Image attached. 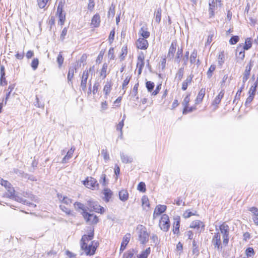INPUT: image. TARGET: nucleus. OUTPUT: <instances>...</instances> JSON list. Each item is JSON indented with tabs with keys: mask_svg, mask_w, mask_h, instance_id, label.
Returning a JSON list of instances; mask_svg holds the SVG:
<instances>
[{
	"mask_svg": "<svg viewBox=\"0 0 258 258\" xmlns=\"http://www.w3.org/2000/svg\"><path fill=\"white\" fill-rule=\"evenodd\" d=\"M94 236L93 231L90 232L88 235H84L80 241L81 250H83L87 255H93L98 245L97 242L92 241L91 244H88L89 241L91 240Z\"/></svg>",
	"mask_w": 258,
	"mask_h": 258,
	"instance_id": "f257e3e1",
	"label": "nucleus"
},
{
	"mask_svg": "<svg viewBox=\"0 0 258 258\" xmlns=\"http://www.w3.org/2000/svg\"><path fill=\"white\" fill-rule=\"evenodd\" d=\"M137 229L138 231V239L142 244H146L149 240V234L146 228L143 225H139Z\"/></svg>",
	"mask_w": 258,
	"mask_h": 258,
	"instance_id": "f03ea898",
	"label": "nucleus"
},
{
	"mask_svg": "<svg viewBox=\"0 0 258 258\" xmlns=\"http://www.w3.org/2000/svg\"><path fill=\"white\" fill-rule=\"evenodd\" d=\"M81 214L87 223L95 224L98 223V218L93 214H90L87 212H82Z\"/></svg>",
	"mask_w": 258,
	"mask_h": 258,
	"instance_id": "7ed1b4c3",
	"label": "nucleus"
},
{
	"mask_svg": "<svg viewBox=\"0 0 258 258\" xmlns=\"http://www.w3.org/2000/svg\"><path fill=\"white\" fill-rule=\"evenodd\" d=\"M159 226L161 229L164 231H167L168 230L170 227V221L167 215H162L159 222Z\"/></svg>",
	"mask_w": 258,
	"mask_h": 258,
	"instance_id": "20e7f679",
	"label": "nucleus"
},
{
	"mask_svg": "<svg viewBox=\"0 0 258 258\" xmlns=\"http://www.w3.org/2000/svg\"><path fill=\"white\" fill-rule=\"evenodd\" d=\"M63 4L60 2L57 8L56 14L59 17V23L61 25H63L66 19V14L63 11Z\"/></svg>",
	"mask_w": 258,
	"mask_h": 258,
	"instance_id": "39448f33",
	"label": "nucleus"
},
{
	"mask_svg": "<svg viewBox=\"0 0 258 258\" xmlns=\"http://www.w3.org/2000/svg\"><path fill=\"white\" fill-rule=\"evenodd\" d=\"M84 184L86 187L92 189H95L98 186L97 180L91 177H87L84 181Z\"/></svg>",
	"mask_w": 258,
	"mask_h": 258,
	"instance_id": "423d86ee",
	"label": "nucleus"
},
{
	"mask_svg": "<svg viewBox=\"0 0 258 258\" xmlns=\"http://www.w3.org/2000/svg\"><path fill=\"white\" fill-rule=\"evenodd\" d=\"M88 205L92 209V211H94L96 212L102 214L105 211L104 208L101 207L100 205H98L97 203L96 202L88 201Z\"/></svg>",
	"mask_w": 258,
	"mask_h": 258,
	"instance_id": "0eeeda50",
	"label": "nucleus"
},
{
	"mask_svg": "<svg viewBox=\"0 0 258 258\" xmlns=\"http://www.w3.org/2000/svg\"><path fill=\"white\" fill-rule=\"evenodd\" d=\"M190 227L197 229L199 233L203 231L205 229V224L200 220L194 221L190 225Z\"/></svg>",
	"mask_w": 258,
	"mask_h": 258,
	"instance_id": "6e6552de",
	"label": "nucleus"
},
{
	"mask_svg": "<svg viewBox=\"0 0 258 258\" xmlns=\"http://www.w3.org/2000/svg\"><path fill=\"white\" fill-rule=\"evenodd\" d=\"M212 244L215 248H222L221 242V235L219 232L215 233L212 240Z\"/></svg>",
	"mask_w": 258,
	"mask_h": 258,
	"instance_id": "1a4fd4ad",
	"label": "nucleus"
},
{
	"mask_svg": "<svg viewBox=\"0 0 258 258\" xmlns=\"http://www.w3.org/2000/svg\"><path fill=\"white\" fill-rule=\"evenodd\" d=\"M149 45V43L146 39L144 38H139L136 42V46L138 49H146Z\"/></svg>",
	"mask_w": 258,
	"mask_h": 258,
	"instance_id": "9d476101",
	"label": "nucleus"
},
{
	"mask_svg": "<svg viewBox=\"0 0 258 258\" xmlns=\"http://www.w3.org/2000/svg\"><path fill=\"white\" fill-rule=\"evenodd\" d=\"M253 61L251 60L247 64L246 67H245V70L244 71V73L243 74V76L242 78V82L243 83H245V82L248 80L250 75V72L251 69L252 67L253 66Z\"/></svg>",
	"mask_w": 258,
	"mask_h": 258,
	"instance_id": "9b49d317",
	"label": "nucleus"
},
{
	"mask_svg": "<svg viewBox=\"0 0 258 258\" xmlns=\"http://www.w3.org/2000/svg\"><path fill=\"white\" fill-rule=\"evenodd\" d=\"M131 237V235L130 233H126L123 236L120 247V253H121L125 249L126 245H127L130 240Z\"/></svg>",
	"mask_w": 258,
	"mask_h": 258,
	"instance_id": "f8f14e48",
	"label": "nucleus"
},
{
	"mask_svg": "<svg viewBox=\"0 0 258 258\" xmlns=\"http://www.w3.org/2000/svg\"><path fill=\"white\" fill-rule=\"evenodd\" d=\"M236 56L237 57V62H240L243 60L245 57L244 50L241 48V46L240 45L236 49Z\"/></svg>",
	"mask_w": 258,
	"mask_h": 258,
	"instance_id": "ddd939ff",
	"label": "nucleus"
},
{
	"mask_svg": "<svg viewBox=\"0 0 258 258\" xmlns=\"http://www.w3.org/2000/svg\"><path fill=\"white\" fill-rule=\"evenodd\" d=\"M88 75L89 73L88 70L85 71L82 75L80 87L83 91H85L86 90L87 82L88 78Z\"/></svg>",
	"mask_w": 258,
	"mask_h": 258,
	"instance_id": "4468645a",
	"label": "nucleus"
},
{
	"mask_svg": "<svg viewBox=\"0 0 258 258\" xmlns=\"http://www.w3.org/2000/svg\"><path fill=\"white\" fill-rule=\"evenodd\" d=\"M166 210V206L165 205H159L157 206L153 214V218H155L156 216H159L164 213Z\"/></svg>",
	"mask_w": 258,
	"mask_h": 258,
	"instance_id": "2eb2a0df",
	"label": "nucleus"
},
{
	"mask_svg": "<svg viewBox=\"0 0 258 258\" xmlns=\"http://www.w3.org/2000/svg\"><path fill=\"white\" fill-rule=\"evenodd\" d=\"M176 43L173 41L171 43V46L169 49L167 57L169 59H171L173 58L174 53L176 51Z\"/></svg>",
	"mask_w": 258,
	"mask_h": 258,
	"instance_id": "dca6fc26",
	"label": "nucleus"
},
{
	"mask_svg": "<svg viewBox=\"0 0 258 258\" xmlns=\"http://www.w3.org/2000/svg\"><path fill=\"white\" fill-rule=\"evenodd\" d=\"M112 83L111 81H107L104 86L103 92L104 93L105 98H107L108 95L111 92Z\"/></svg>",
	"mask_w": 258,
	"mask_h": 258,
	"instance_id": "f3484780",
	"label": "nucleus"
},
{
	"mask_svg": "<svg viewBox=\"0 0 258 258\" xmlns=\"http://www.w3.org/2000/svg\"><path fill=\"white\" fill-rule=\"evenodd\" d=\"M120 159L123 163H130L133 161V158L129 156L123 152L120 153Z\"/></svg>",
	"mask_w": 258,
	"mask_h": 258,
	"instance_id": "a211bd4d",
	"label": "nucleus"
},
{
	"mask_svg": "<svg viewBox=\"0 0 258 258\" xmlns=\"http://www.w3.org/2000/svg\"><path fill=\"white\" fill-rule=\"evenodd\" d=\"M174 222L173 226V232L174 234L178 233L179 231L180 218L177 217L174 219Z\"/></svg>",
	"mask_w": 258,
	"mask_h": 258,
	"instance_id": "6ab92c4d",
	"label": "nucleus"
},
{
	"mask_svg": "<svg viewBox=\"0 0 258 258\" xmlns=\"http://www.w3.org/2000/svg\"><path fill=\"white\" fill-rule=\"evenodd\" d=\"M193 77L194 75L191 74L187 77L185 81L183 82L182 85V89L183 91H185L187 89L188 85L191 83Z\"/></svg>",
	"mask_w": 258,
	"mask_h": 258,
	"instance_id": "aec40b11",
	"label": "nucleus"
},
{
	"mask_svg": "<svg viewBox=\"0 0 258 258\" xmlns=\"http://www.w3.org/2000/svg\"><path fill=\"white\" fill-rule=\"evenodd\" d=\"M100 16L98 14H95L92 18L91 25L93 27H98L100 25Z\"/></svg>",
	"mask_w": 258,
	"mask_h": 258,
	"instance_id": "412c9836",
	"label": "nucleus"
},
{
	"mask_svg": "<svg viewBox=\"0 0 258 258\" xmlns=\"http://www.w3.org/2000/svg\"><path fill=\"white\" fill-rule=\"evenodd\" d=\"M189 96V94L186 95V97L184 98L183 102H182V104L184 107L182 112L183 114H186L187 113L188 105L189 102L190 101Z\"/></svg>",
	"mask_w": 258,
	"mask_h": 258,
	"instance_id": "4be33fe9",
	"label": "nucleus"
},
{
	"mask_svg": "<svg viewBox=\"0 0 258 258\" xmlns=\"http://www.w3.org/2000/svg\"><path fill=\"white\" fill-rule=\"evenodd\" d=\"M57 197L59 200L62 203L67 205V206L71 205L72 203V200L67 197L62 196L60 194H57Z\"/></svg>",
	"mask_w": 258,
	"mask_h": 258,
	"instance_id": "5701e85b",
	"label": "nucleus"
},
{
	"mask_svg": "<svg viewBox=\"0 0 258 258\" xmlns=\"http://www.w3.org/2000/svg\"><path fill=\"white\" fill-rule=\"evenodd\" d=\"M205 91H206L205 88H202L200 90V91H199V94L197 97V98L196 99V104H199L202 101L203 98L205 95Z\"/></svg>",
	"mask_w": 258,
	"mask_h": 258,
	"instance_id": "b1692460",
	"label": "nucleus"
},
{
	"mask_svg": "<svg viewBox=\"0 0 258 258\" xmlns=\"http://www.w3.org/2000/svg\"><path fill=\"white\" fill-rule=\"evenodd\" d=\"M219 229L221 233L223 234V236L229 235V228L227 224L223 223L220 226Z\"/></svg>",
	"mask_w": 258,
	"mask_h": 258,
	"instance_id": "393cba45",
	"label": "nucleus"
},
{
	"mask_svg": "<svg viewBox=\"0 0 258 258\" xmlns=\"http://www.w3.org/2000/svg\"><path fill=\"white\" fill-rule=\"evenodd\" d=\"M139 34L142 37L141 38H144L145 39L149 38L150 35V33L147 30V28H145L144 27L141 28V29L139 31Z\"/></svg>",
	"mask_w": 258,
	"mask_h": 258,
	"instance_id": "a878e982",
	"label": "nucleus"
},
{
	"mask_svg": "<svg viewBox=\"0 0 258 258\" xmlns=\"http://www.w3.org/2000/svg\"><path fill=\"white\" fill-rule=\"evenodd\" d=\"M224 95V90H221L219 94L216 97L214 100L213 101V105H217L219 104L221 100V99L223 97Z\"/></svg>",
	"mask_w": 258,
	"mask_h": 258,
	"instance_id": "bb28decb",
	"label": "nucleus"
},
{
	"mask_svg": "<svg viewBox=\"0 0 258 258\" xmlns=\"http://www.w3.org/2000/svg\"><path fill=\"white\" fill-rule=\"evenodd\" d=\"M119 199L122 201H126L128 198V194L126 190L122 189L119 192Z\"/></svg>",
	"mask_w": 258,
	"mask_h": 258,
	"instance_id": "cd10ccee",
	"label": "nucleus"
},
{
	"mask_svg": "<svg viewBox=\"0 0 258 258\" xmlns=\"http://www.w3.org/2000/svg\"><path fill=\"white\" fill-rule=\"evenodd\" d=\"M103 194L104 196V200L106 202H108L112 195L111 190L109 188H105L103 190Z\"/></svg>",
	"mask_w": 258,
	"mask_h": 258,
	"instance_id": "c85d7f7f",
	"label": "nucleus"
},
{
	"mask_svg": "<svg viewBox=\"0 0 258 258\" xmlns=\"http://www.w3.org/2000/svg\"><path fill=\"white\" fill-rule=\"evenodd\" d=\"M76 69L75 67H70L69 68L68 75V80L69 83H70V82L71 84H72L73 82H72V80L74 75L75 71H76Z\"/></svg>",
	"mask_w": 258,
	"mask_h": 258,
	"instance_id": "c756f323",
	"label": "nucleus"
},
{
	"mask_svg": "<svg viewBox=\"0 0 258 258\" xmlns=\"http://www.w3.org/2000/svg\"><path fill=\"white\" fill-rule=\"evenodd\" d=\"M6 188L7 189L6 195L9 198L12 199L15 196V189L13 187H11V185L7 186V188Z\"/></svg>",
	"mask_w": 258,
	"mask_h": 258,
	"instance_id": "7c9ffc66",
	"label": "nucleus"
},
{
	"mask_svg": "<svg viewBox=\"0 0 258 258\" xmlns=\"http://www.w3.org/2000/svg\"><path fill=\"white\" fill-rule=\"evenodd\" d=\"M107 68L108 64L107 63H104L102 66V68L100 72V75L101 77H102L103 79L106 77Z\"/></svg>",
	"mask_w": 258,
	"mask_h": 258,
	"instance_id": "2f4dec72",
	"label": "nucleus"
},
{
	"mask_svg": "<svg viewBox=\"0 0 258 258\" xmlns=\"http://www.w3.org/2000/svg\"><path fill=\"white\" fill-rule=\"evenodd\" d=\"M144 66V56L143 54H140L138 57V61L137 67L143 68Z\"/></svg>",
	"mask_w": 258,
	"mask_h": 258,
	"instance_id": "473e14b6",
	"label": "nucleus"
},
{
	"mask_svg": "<svg viewBox=\"0 0 258 258\" xmlns=\"http://www.w3.org/2000/svg\"><path fill=\"white\" fill-rule=\"evenodd\" d=\"M225 61L224 51H222L219 54L218 57V63L220 66H222Z\"/></svg>",
	"mask_w": 258,
	"mask_h": 258,
	"instance_id": "72a5a7b5",
	"label": "nucleus"
},
{
	"mask_svg": "<svg viewBox=\"0 0 258 258\" xmlns=\"http://www.w3.org/2000/svg\"><path fill=\"white\" fill-rule=\"evenodd\" d=\"M244 84L245 83H242V85H241V87L238 90L236 94V95L235 96V98L233 100V103H236L237 104V103L236 102V100H239L240 99V95H241V93L242 92V90L243 89L244 87Z\"/></svg>",
	"mask_w": 258,
	"mask_h": 258,
	"instance_id": "f704fd0d",
	"label": "nucleus"
},
{
	"mask_svg": "<svg viewBox=\"0 0 258 258\" xmlns=\"http://www.w3.org/2000/svg\"><path fill=\"white\" fill-rule=\"evenodd\" d=\"M142 207L144 209H146V207L149 208L150 204L148 198L147 196H144L142 198Z\"/></svg>",
	"mask_w": 258,
	"mask_h": 258,
	"instance_id": "c9c22d12",
	"label": "nucleus"
},
{
	"mask_svg": "<svg viewBox=\"0 0 258 258\" xmlns=\"http://www.w3.org/2000/svg\"><path fill=\"white\" fill-rule=\"evenodd\" d=\"M161 12H162V10L160 8H158L157 10V11L155 12V21L158 24H159L161 21Z\"/></svg>",
	"mask_w": 258,
	"mask_h": 258,
	"instance_id": "e433bc0d",
	"label": "nucleus"
},
{
	"mask_svg": "<svg viewBox=\"0 0 258 258\" xmlns=\"http://www.w3.org/2000/svg\"><path fill=\"white\" fill-rule=\"evenodd\" d=\"M74 207L76 210L80 209L82 210V212H87L85 205L80 202H75L74 204Z\"/></svg>",
	"mask_w": 258,
	"mask_h": 258,
	"instance_id": "4c0bfd02",
	"label": "nucleus"
},
{
	"mask_svg": "<svg viewBox=\"0 0 258 258\" xmlns=\"http://www.w3.org/2000/svg\"><path fill=\"white\" fill-rule=\"evenodd\" d=\"M150 248L148 247L145 250L142 251V252L139 255V258H147L150 253Z\"/></svg>",
	"mask_w": 258,
	"mask_h": 258,
	"instance_id": "58836bf2",
	"label": "nucleus"
},
{
	"mask_svg": "<svg viewBox=\"0 0 258 258\" xmlns=\"http://www.w3.org/2000/svg\"><path fill=\"white\" fill-rule=\"evenodd\" d=\"M59 208L63 212H65L66 214L68 215H74L72 211L64 205H60Z\"/></svg>",
	"mask_w": 258,
	"mask_h": 258,
	"instance_id": "ea45409f",
	"label": "nucleus"
},
{
	"mask_svg": "<svg viewBox=\"0 0 258 258\" xmlns=\"http://www.w3.org/2000/svg\"><path fill=\"white\" fill-rule=\"evenodd\" d=\"M5 67L4 66H1V80H0V85H3V81L5 80L6 82V78L5 77Z\"/></svg>",
	"mask_w": 258,
	"mask_h": 258,
	"instance_id": "a19ab883",
	"label": "nucleus"
},
{
	"mask_svg": "<svg viewBox=\"0 0 258 258\" xmlns=\"http://www.w3.org/2000/svg\"><path fill=\"white\" fill-rule=\"evenodd\" d=\"M124 125V118H122V119L118 123V124L116 126V130L117 131H120V136L119 137L121 138L122 137V128Z\"/></svg>",
	"mask_w": 258,
	"mask_h": 258,
	"instance_id": "79ce46f5",
	"label": "nucleus"
},
{
	"mask_svg": "<svg viewBox=\"0 0 258 258\" xmlns=\"http://www.w3.org/2000/svg\"><path fill=\"white\" fill-rule=\"evenodd\" d=\"M251 47V42L250 39V38H247L245 40V44L243 45L242 48L244 50H248Z\"/></svg>",
	"mask_w": 258,
	"mask_h": 258,
	"instance_id": "37998d69",
	"label": "nucleus"
},
{
	"mask_svg": "<svg viewBox=\"0 0 258 258\" xmlns=\"http://www.w3.org/2000/svg\"><path fill=\"white\" fill-rule=\"evenodd\" d=\"M134 255V250L133 249H130L126 252L123 254L124 258H133Z\"/></svg>",
	"mask_w": 258,
	"mask_h": 258,
	"instance_id": "c03bdc74",
	"label": "nucleus"
},
{
	"mask_svg": "<svg viewBox=\"0 0 258 258\" xmlns=\"http://www.w3.org/2000/svg\"><path fill=\"white\" fill-rule=\"evenodd\" d=\"M197 57V51L196 50H194L193 52L190 55V62L191 63H195L196 61V58Z\"/></svg>",
	"mask_w": 258,
	"mask_h": 258,
	"instance_id": "a18cd8bd",
	"label": "nucleus"
},
{
	"mask_svg": "<svg viewBox=\"0 0 258 258\" xmlns=\"http://www.w3.org/2000/svg\"><path fill=\"white\" fill-rule=\"evenodd\" d=\"M39 64V60L38 58H34L31 62V66L34 71L36 70Z\"/></svg>",
	"mask_w": 258,
	"mask_h": 258,
	"instance_id": "49530a36",
	"label": "nucleus"
},
{
	"mask_svg": "<svg viewBox=\"0 0 258 258\" xmlns=\"http://www.w3.org/2000/svg\"><path fill=\"white\" fill-rule=\"evenodd\" d=\"M146 86L148 91L151 92L154 88V83L151 81H147L146 83Z\"/></svg>",
	"mask_w": 258,
	"mask_h": 258,
	"instance_id": "de8ad7c7",
	"label": "nucleus"
},
{
	"mask_svg": "<svg viewBox=\"0 0 258 258\" xmlns=\"http://www.w3.org/2000/svg\"><path fill=\"white\" fill-rule=\"evenodd\" d=\"M184 74V69L183 68H180L176 74V78L179 81L181 80Z\"/></svg>",
	"mask_w": 258,
	"mask_h": 258,
	"instance_id": "09e8293b",
	"label": "nucleus"
},
{
	"mask_svg": "<svg viewBox=\"0 0 258 258\" xmlns=\"http://www.w3.org/2000/svg\"><path fill=\"white\" fill-rule=\"evenodd\" d=\"M182 49L178 48L175 58V60L177 62L179 63L180 61V57L182 56Z\"/></svg>",
	"mask_w": 258,
	"mask_h": 258,
	"instance_id": "8fccbe9b",
	"label": "nucleus"
},
{
	"mask_svg": "<svg viewBox=\"0 0 258 258\" xmlns=\"http://www.w3.org/2000/svg\"><path fill=\"white\" fill-rule=\"evenodd\" d=\"M216 66L215 65H211L209 68L207 75L208 78H211L212 76V73L215 70Z\"/></svg>",
	"mask_w": 258,
	"mask_h": 258,
	"instance_id": "3c124183",
	"label": "nucleus"
},
{
	"mask_svg": "<svg viewBox=\"0 0 258 258\" xmlns=\"http://www.w3.org/2000/svg\"><path fill=\"white\" fill-rule=\"evenodd\" d=\"M101 154L103 156V158L106 162L109 160V156L106 149H103L101 151Z\"/></svg>",
	"mask_w": 258,
	"mask_h": 258,
	"instance_id": "603ef678",
	"label": "nucleus"
},
{
	"mask_svg": "<svg viewBox=\"0 0 258 258\" xmlns=\"http://www.w3.org/2000/svg\"><path fill=\"white\" fill-rule=\"evenodd\" d=\"M257 86V83L255 82L253 86H252L248 92V93L249 95H251L253 96H254L255 92H256V88Z\"/></svg>",
	"mask_w": 258,
	"mask_h": 258,
	"instance_id": "864d4df0",
	"label": "nucleus"
},
{
	"mask_svg": "<svg viewBox=\"0 0 258 258\" xmlns=\"http://www.w3.org/2000/svg\"><path fill=\"white\" fill-rule=\"evenodd\" d=\"M48 0H37V3L40 9L44 8Z\"/></svg>",
	"mask_w": 258,
	"mask_h": 258,
	"instance_id": "5fc2aeb1",
	"label": "nucleus"
},
{
	"mask_svg": "<svg viewBox=\"0 0 258 258\" xmlns=\"http://www.w3.org/2000/svg\"><path fill=\"white\" fill-rule=\"evenodd\" d=\"M138 189L140 191L145 192L146 190L145 183L140 182L138 185Z\"/></svg>",
	"mask_w": 258,
	"mask_h": 258,
	"instance_id": "6e6d98bb",
	"label": "nucleus"
},
{
	"mask_svg": "<svg viewBox=\"0 0 258 258\" xmlns=\"http://www.w3.org/2000/svg\"><path fill=\"white\" fill-rule=\"evenodd\" d=\"M121 54H120V58L121 60H123L124 57L127 54V46H123L122 47L121 49Z\"/></svg>",
	"mask_w": 258,
	"mask_h": 258,
	"instance_id": "4d7b16f0",
	"label": "nucleus"
},
{
	"mask_svg": "<svg viewBox=\"0 0 258 258\" xmlns=\"http://www.w3.org/2000/svg\"><path fill=\"white\" fill-rule=\"evenodd\" d=\"M14 172L19 176H21L25 178L28 176L27 174H24V172L18 169H14Z\"/></svg>",
	"mask_w": 258,
	"mask_h": 258,
	"instance_id": "13d9d810",
	"label": "nucleus"
},
{
	"mask_svg": "<svg viewBox=\"0 0 258 258\" xmlns=\"http://www.w3.org/2000/svg\"><path fill=\"white\" fill-rule=\"evenodd\" d=\"M12 199H13L17 202L20 203H22L24 204H28L26 200L23 199L22 198L20 197L17 195H15Z\"/></svg>",
	"mask_w": 258,
	"mask_h": 258,
	"instance_id": "bf43d9fd",
	"label": "nucleus"
},
{
	"mask_svg": "<svg viewBox=\"0 0 258 258\" xmlns=\"http://www.w3.org/2000/svg\"><path fill=\"white\" fill-rule=\"evenodd\" d=\"M239 40V38L238 36H233L229 40V43L231 44H236Z\"/></svg>",
	"mask_w": 258,
	"mask_h": 258,
	"instance_id": "052dcab7",
	"label": "nucleus"
},
{
	"mask_svg": "<svg viewBox=\"0 0 258 258\" xmlns=\"http://www.w3.org/2000/svg\"><path fill=\"white\" fill-rule=\"evenodd\" d=\"M57 62L59 67H60L62 66V64L63 62V58L61 54V52H60L57 56Z\"/></svg>",
	"mask_w": 258,
	"mask_h": 258,
	"instance_id": "680f3d73",
	"label": "nucleus"
},
{
	"mask_svg": "<svg viewBox=\"0 0 258 258\" xmlns=\"http://www.w3.org/2000/svg\"><path fill=\"white\" fill-rule=\"evenodd\" d=\"M0 184H1L2 185L5 186L6 188H7V186H9V185H11V184L9 182L3 179V178H2L1 177H0Z\"/></svg>",
	"mask_w": 258,
	"mask_h": 258,
	"instance_id": "e2e57ef3",
	"label": "nucleus"
},
{
	"mask_svg": "<svg viewBox=\"0 0 258 258\" xmlns=\"http://www.w3.org/2000/svg\"><path fill=\"white\" fill-rule=\"evenodd\" d=\"M245 253L248 257L251 256L254 254L253 249L251 247H249L245 250Z\"/></svg>",
	"mask_w": 258,
	"mask_h": 258,
	"instance_id": "0e129e2a",
	"label": "nucleus"
},
{
	"mask_svg": "<svg viewBox=\"0 0 258 258\" xmlns=\"http://www.w3.org/2000/svg\"><path fill=\"white\" fill-rule=\"evenodd\" d=\"M192 246H193V249H192L193 253H197V254L198 255L199 253V249H198V247L197 245V243H196V242L195 240H194L192 242Z\"/></svg>",
	"mask_w": 258,
	"mask_h": 258,
	"instance_id": "69168bd1",
	"label": "nucleus"
},
{
	"mask_svg": "<svg viewBox=\"0 0 258 258\" xmlns=\"http://www.w3.org/2000/svg\"><path fill=\"white\" fill-rule=\"evenodd\" d=\"M99 87V83L98 82H96L93 86V89H92V93L94 95L96 94L97 92H98V89Z\"/></svg>",
	"mask_w": 258,
	"mask_h": 258,
	"instance_id": "338daca9",
	"label": "nucleus"
},
{
	"mask_svg": "<svg viewBox=\"0 0 258 258\" xmlns=\"http://www.w3.org/2000/svg\"><path fill=\"white\" fill-rule=\"evenodd\" d=\"M249 211L251 212L253 214V217H258V209L255 207H251L249 209Z\"/></svg>",
	"mask_w": 258,
	"mask_h": 258,
	"instance_id": "774afa93",
	"label": "nucleus"
}]
</instances>
